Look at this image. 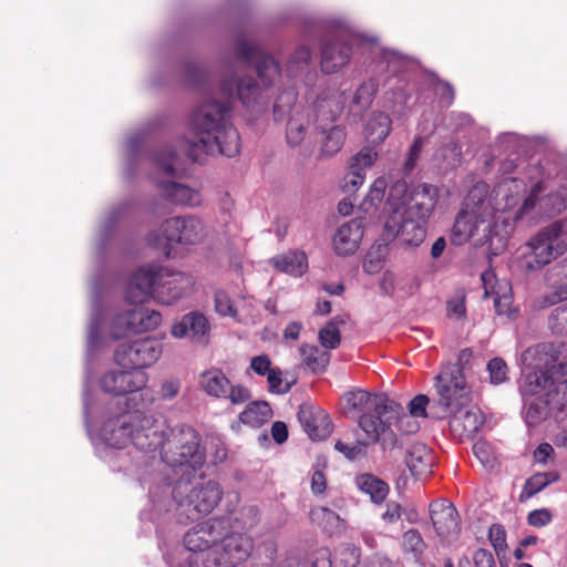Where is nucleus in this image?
<instances>
[{
    "mask_svg": "<svg viewBox=\"0 0 567 567\" xmlns=\"http://www.w3.org/2000/svg\"><path fill=\"white\" fill-rule=\"evenodd\" d=\"M310 518L313 523L321 526L328 533H336L342 527L340 516L328 507H316L310 512Z\"/></svg>",
    "mask_w": 567,
    "mask_h": 567,
    "instance_id": "ea45409f",
    "label": "nucleus"
},
{
    "mask_svg": "<svg viewBox=\"0 0 567 567\" xmlns=\"http://www.w3.org/2000/svg\"><path fill=\"white\" fill-rule=\"evenodd\" d=\"M251 540L245 535L229 536L224 542L223 553L214 550L188 554L176 567H237L250 555Z\"/></svg>",
    "mask_w": 567,
    "mask_h": 567,
    "instance_id": "9d476101",
    "label": "nucleus"
},
{
    "mask_svg": "<svg viewBox=\"0 0 567 567\" xmlns=\"http://www.w3.org/2000/svg\"><path fill=\"white\" fill-rule=\"evenodd\" d=\"M403 548L411 551L414 556H420L425 549V543L416 529H409L403 534Z\"/></svg>",
    "mask_w": 567,
    "mask_h": 567,
    "instance_id": "5fc2aeb1",
    "label": "nucleus"
},
{
    "mask_svg": "<svg viewBox=\"0 0 567 567\" xmlns=\"http://www.w3.org/2000/svg\"><path fill=\"white\" fill-rule=\"evenodd\" d=\"M236 55L240 61L255 65L257 79L223 78L218 93L224 101L207 96L190 115L189 124L194 140H181L177 147L167 145L155 153V166L167 177L177 175L181 154L195 162L203 153L227 157H234L239 153V133L230 121V102L234 99H238L249 110H261L267 106L271 86L280 76L278 62L246 39L237 41Z\"/></svg>",
    "mask_w": 567,
    "mask_h": 567,
    "instance_id": "f257e3e1",
    "label": "nucleus"
},
{
    "mask_svg": "<svg viewBox=\"0 0 567 567\" xmlns=\"http://www.w3.org/2000/svg\"><path fill=\"white\" fill-rule=\"evenodd\" d=\"M548 324L554 333L567 334V303L551 311Z\"/></svg>",
    "mask_w": 567,
    "mask_h": 567,
    "instance_id": "864d4df0",
    "label": "nucleus"
},
{
    "mask_svg": "<svg viewBox=\"0 0 567 567\" xmlns=\"http://www.w3.org/2000/svg\"><path fill=\"white\" fill-rule=\"evenodd\" d=\"M298 419L311 440H323L332 432V423L329 415L320 409L301 405Z\"/></svg>",
    "mask_w": 567,
    "mask_h": 567,
    "instance_id": "a878e982",
    "label": "nucleus"
},
{
    "mask_svg": "<svg viewBox=\"0 0 567 567\" xmlns=\"http://www.w3.org/2000/svg\"><path fill=\"white\" fill-rule=\"evenodd\" d=\"M378 85L374 80L364 82L355 92L351 111L354 114H362L371 105L377 93Z\"/></svg>",
    "mask_w": 567,
    "mask_h": 567,
    "instance_id": "79ce46f5",
    "label": "nucleus"
},
{
    "mask_svg": "<svg viewBox=\"0 0 567 567\" xmlns=\"http://www.w3.org/2000/svg\"><path fill=\"white\" fill-rule=\"evenodd\" d=\"M564 374H558L554 379V385L546 392V399L553 410L563 411L567 404V379H561Z\"/></svg>",
    "mask_w": 567,
    "mask_h": 567,
    "instance_id": "37998d69",
    "label": "nucleus"
},
{
    "mask_svg": "<svg viewBox=\"0 0 567 567\" xmlns=\"http://www.w3.org/2000/svg\"><path fill=\"white\" fill-rule=\"evenodd\" d=\"M523 374L519 385L523 398L546 396L547 390L554 385V379L558 375L544 370H526L525 367H523Z\"/></svg>",
    "mask_w": 567,
    "mask_h": 567,
    "instance_id": "bb28decb",
    "label": "nucleus"
},
{
    "mask_svg": "<svg viewBox=\"0 0 567 567\" xmlns=\"http://www.w3.org/2000/svg\"><path fill=\"white\" fill-rule=\"evenodd\" d=\"M162 195L169 202L177 205L198 206L202 196L197 189L190 188L175 181H158Z\"/></svg>",
    "mask_w": 567,
    "mask_h": 567,
    "instance_id": "c85d7f7f",
    "label": "nucleus"
},
{
    "mask_svg": "<svg viewBox=\"0 0 567 567\" xmlns=\"http://www.w3.org/2000/svg\"><path fill=\"white\" fill-rule=\"evenodd\" d=\"M202 390L214 399L229 400L231 404L239 405L250 400L251 393L243 384H233L223 370L208 369L199 374Z\"/></svg>",
    "mask_w": 567,
    "mask_h": 567,
    "instance_id": "f3484780",
    "label": "nucleus"
},
{
    "mask_svg": "<svg viewBox=\"0 0 567 567\" xmlns=\"http://www.w3.org/2000/svg\"><path fill=\"white\" fill-rule=\"evenodd\" d=\"M364 218L357 217L341 225L333 236V249L339 256L353 255L362 240L364 233Z\"/></svg>",
    "mask_w": 567,
    "mask_h": 567,
    "instance_id": "b1692460",
    "label": "nucleus"
},
{
    "mask_svg": "<svg viewBox=\"0 0 567 567\" xmlns=\"http://www.w3.org/2000/svg\"><path fill=\"white\" fill-rule=\"evenodd\" d=\"M435 403L447 414L472 403V389L464 373L457 368L443 367L434 379Z\"/></svg>",
    "mask_w": 567,
    "mask_h": 567,
    "instance_id": "f8f14e48",
    "label": "nucleus"
},
{
    "mask_svg": "<svg viewBox=\"0 0 567 567\" xmlns=\"http://www.w3.org/2000/svg\"><path fill=\"white\" fill-rule=\"evenodd\" d=\"M424 142H425V137L417 136L414 140L413 144L411 145L409 153H408L406 161L404 163V171L406 174L410 173L411 171H413V168L415 167V165L420 158V154H421L422 147L424 145Z\"/></svg>",
    "mask_w": 567,
    "mask_h": 567,
    "instance_id": "052dcab7",
    "label": "nucleus"
},
{
    "mask_svg": "<svg viewBox=\"0 0 567 567\" xmlns=\"http://www.w3.org/2000/svg\"><path fill=\"white\" fill-rule=\"evenodd\" d=\"M162 315L156 310L143 307H134L128 313L126 329H136L138 331L153 330L159 326Z\"/></svg>",
    "mask_w": 567,
    "mask_h": 567,
    "instance_id": "f704fd0d",
    "label": "nucleus"
},
{
    "mask_svg": "<svg viewBox=\"0 0 567 567\" xmlns=\"http://www.w3.org/2000/svg\"><path fill=\"white\" fill-rule=\"evenodd\" d=\"M566 250L563 223L554 221L542 228L522 247L518 266L526 271H537L564 255Z\"/></svg>",
    "mask_w": 567,
    "mask_h": 567,
    "instance_id": "0eeeda50",
    "label": "nucleus"
},
{
    "mask_svg": "<svg viewBox=\"0 0 567 567\" xmlns=\"http://www.w3.org/2000/svg\"><path fill=\"white\" fill-rule=\"evenodd\" d=\"M270 262L276 269L295 277L302 276L308 269L307 255L299 250H291L275 256Z\"/></svg>",
    "mask_w": 567,
    "mask_h": 567,
    "instance_id": "473e14b6",
    "label": "nucleus"
},
{
    "mask_svg": "<svg viewBox=\"0 0 567 567\" xmlns=\"http://www.w3.org/2000/svg\"><path fill=\"white\" fill-rule=\"evenodd\" d=\"M324 133L326 137L321 151L324 155L331 156L341 148L346 138V132L340 126H332L330 130H326Z\"/></svg>",
    "mask_w": 567,
    "mask_h": 567,
    "instance_id": "09e8293b",
    "label": "nucleus"
},
{
    "mask_svg": "<svg viewBox=\"0 0 567 567\" xmlns=\"http://www.w3.org/2000/svg\"><path fill=\"white\" fill-rule=\"evenodd\" d=\"M431 520L442 539L453 538L460 533V518L456 508L446 499L431 503Z\"/></svg>",
    "mask_w": 567,
    "mask_h": 567,
    "instance_id": "5701e85b",
    "label": "nucleus"
},
{
    "mask_svg": "<svg viewBox=\"0 0 567 567\" xmlns=\"http://www.w3.org/2000/svg\"><path fill=\"white\" fill-rule=\"evenodd\" d=\"M525 189L526 184L523 179L516 177L503 178L494 186L488 202L485 200V205L496 215L513 209L515 212L519 208L520 195Z\"/></svg>",
    "mask_w": 567,
    "mask_h": 567,
    "instance_id": "412c9836",
    "label": "nucleus"
},
{
    "mask_svg": "<svg viewBox=\"0 0 567 567\" xmlns=\"http://www.w3.org/2000/svg\"><path fill=\"white\" fill-rule=\"evenodd\" d=\"M330 553L326 548L317 550L305 560L288 558L279 567H331Z\"/></svg>",
    "mask_w": 567,
    "mask_h": 567,
    "instance_id": "c03bdc74",
    "label": "nucleus"
},
{
    "mask_svg": "<svg viewBox=\"0 0 567 567\" xmlns=\"http://www.w3.org/2000/svg\"><path fill=\"white\" fill-rule=\"evenodd\" d=\"M442 158L446 162L447 166H455L461 162L462 147L456 142H450L442 148Z\"/></svg>",
    "mask_w": 567,
    "mask_h": 567,
    "instance_id": "69168bd1",
    "label": "nucleus"
},
{
    "mask_svg": "<svg viewBox=\"0 0 567 567\" xmlns=\"http://www.w3.org/2000/svg\"><path fill=\"white\" fill-rule=\"evenodd\" d=\"M131 311L132 309H128L123 313H118L112 320L111 334L114 339L122 338L130 332H136V329H126V320Z\"/></svg>",
    "mask_w": 567,
    "mask_h": 567,
    "instance_id": "bf43d9fd",
    "label": "nucleus"
},
{
    "mask_svg": "<svg viewBox=\"0 0 567 567\" xmlns=\"http://www.w3.org/2000/svg\"><path fill=\"white\" fill-rule=\"evenodd\" d=\"M482 281L486 296L495 297H511L512 285L507 279L496 278L494 271H485L482 274Z\"/></svg>",
    "mask_w": 567,
    "mask_h": 567,
    "instance_id": "a19ab883",
    "label": "nucleus"
},
{
    "mask_svg": "<svg viewBox=\"0 0 567 567\" xmlns=\"http://www.w3.org/2000/svg\"><path fill=\"white\" fill-rule=\"evenodd\" d=\"M268 390L275 394H285L291 389V383L285 382L282 371L275 367L267 375Z\"/></svg>",
    "mask_w": 567,
    "mask_h": 567,
    "instance_id": "6e6d98bb",
    "label": "nucleus"
},
{
    "mask_svg": "<svg viewBox=\"0 0 567 567\" xmlns=\"http://www.w3.org/2000/svg\"><path fill=\"white\" fill-rule=\"evenodd\" d=\"M271 416L272 410L266 401H254L246 405L245 410L239 414V421L231 424V430L238 432L241 424L250 427H260Z\"/></svg>",
    "mask_w": 567,
    "mask_h": 567,
    "instance_id": "7c9ffc66",
    "label": "nucleus"
},
{
    "mask_svg": "<svg viewBox=\"0 0 567 567\" xmlns=\"http://www.w3.org/2000/svg\"><path fill=\"white\" fill-rule=\"evenodd\" d=\"M430 400L424 394H419L414 399H412L409 403V412L412 416L416 417H425L426 414V406L429 404Z\"/></svg>",
    "mask_w": 567,
    "mask_h": 567,
    "instance_id": "774afa93",
    "label": "nucleus"
},
{
    "mask_svg": "<svg viewBox=\"0 0 567 567\" xmlns=\"http://www.w3.org/2000/svg\"><path fill=\"white\" fill-rule=\"evenodd\" d=\"M158 443L163 462L174 468L181 478L189 477L205 463V450L200 446V436L192 426L182 424L167 432L158 431Z\"/></svg>",
    "mask_w": 567,
    "mask_h": 567,
    "instance_id": "39448f33",
    "label": "nucleus"
},
{
    "mask_svg": "<svg viewBox=\"0 0 567 567\" xmlns=\"http://www.w3.org/2000/svg\"><path fill=\"white\" fill-rule=\"evenodd\" d=\"M561 344L540 342L527 348L520 357L526 370H544L551 373L565 374L566 364L559 362Z\"/></svg>",
    "mask_w": 567,
    "mask_h": 567,
    "instance_id": "aec40b11",
    "label": "nucleus"
},
{
    "mask_svg": "<svg viewBox=\"0 0 567 567\" xmlns=\"http://www.w3.org/2000/svg\"><path fill=\"white\" fill-rule=\"evenodd\" d=\"M162 343L153 338H143L130 343H121L114 353L116 364L122 368H143L154 364L162 355Z\"/></svg>",
    "mask_w": 567,
    "mask_h": 567,
    "instance_id": "dca6fc26",
    "label": "nucleus"
},
{
    "mask_svg": "<svg viewBox=\"0 0 567 567\" xmlns=\"http://www.w3.org/2000/svg\"><path fill=\"white\" fill-rule=\"evenodd\" d=\"M488 538L497 554L506 548V533L503 526L492 525L488 530Z\"/></svg>",
    "mask_w": 567,
    "mask_h": 567,
    "instance_id": "0e129e2a",
    "label": "nucleus"
},
{
    "mask_svg": "<svg viewBox=\"0 0 567 567\" xmlns=\"http://www.w3.org/2000/svg\"><path fill=\"white\" fill-rule=\"evenodd\" d=\"M343 109L341 95H320L313 105V114L316 117L315 127L321 133L326 132V126L332 123Z\"/></svg>",
    "mask_w": 567,
    "mask_h": 567,
    "instance_id": "cd10ccee",
    "label": "nucleus"
},
{
    "mask_svg": "<svg viewBox=\"0 0 567 567\" xmlns=\"http://www.w3.org/2000/svg\"><path fill=\"white\" fill-rule=\"evenodd\" d=\"M544 182H537L525 197L519 208L512 214L513 223L527 219L536 224L543 218H553L565 210L567 206V189L564 192L548 193Z\"/></svg>",
    "mask_w": 567,
    "mask_h": 567,
    "instance_id": "9b49d317",
    "label": "nucleus"
},
{
    "mask_svg": "<svg viewBox=\"0 0 567 567\" xmlns=\"http://www.w3.org/2000/svg\"><path fill=\"white\" fill-rule=\"evenodd\" d=\"M491 382L501 384L507 381V364L502 358H494L487 363Z\"/></svg>",
    "mask_w": 567,
    "mask_h": 567,
    "instance_id": "4d7b16f0",
    "label": "nucleus"
},
{
    "mask_svg": "<svg viewBox=\"0 0 567 567\" xmlns=\"http://www.w3.org/2000/svg\"><path fill=\"white\" fill-rule=\"evenodd\" d=\"M524 398L525 400V421L529 426L539 424L545 420L551 409L545 396H530Z\"/></svg>",
    "mask_w": 567,
    "mask_h": 567,
    "instance_id": "4c0bfd02",
    "label": "nucleus"
},
{
    "mask_svg": "<svg viewBox=\"0 0 567 567\" xmlns=\"http://www.w3.org/2000/svg\"><path fill=\"white\" fill-rule=\"evenodd\" d=\"M513 296L511 297H495L494 307L499 316H506L507 319L513 320L517 317V309L512 307Z\"/></svg>",
    "mask_w": 567,
    "mask_h": 567,
    "instance_id": "680f3d73",
    "label": "nucleus"
},
{
    "mask_svg": "<svg viewBox=\"0 0 567 567\" xmlns=\"http://www.w3.org/2000/svg\"><path fill=\"white\" fill-rule=\"evenodd\" d=\"M249 368L257 373L258 375H267L274 367L271 365V360L267 354L256 355L250 360Z\"/></svg>",
    "mask_w": 567,
    "mask_h": 567,
    "instance_id": "338daca9",
    "label": "nucleus"
},
{
    "mask_svg": "<svg viewBox=\"0 0 567 567\" xmlns=\"http://www.w3.org/2000/svg\"><path fill=\"white\" fill-rule=\"evenodd\" d=\"M341 408L344 415L358 421L370 442H381L384 450L402 445L392 430V425L400 419L402 408L384 394L362 389L348 391L341 398Z\"/></svg>",
    "mask_w": 567,
    "mask_h": 567,
    "instance_id": "7ed1b4c3",
    "label": "nucleus"
},
{
    "mask_svg": "<svg viewBox=\"0 0 567 567\" xmlns=\"http://www.w3.org/2000/svg\"><path fill=\"white\" fill-rule=\"evenodd\" d=\"M101 436L106 445L123 449L132 443L143 452L153 451L158 441V430L153 425L151 417L145 416L138 409L107 420L102 429Z\"/></svg>",
    "mask_w": 567,
    "mask_h": 567,
    "instance_id": "423d86ee",
    "label": "nucleus"
},
{
    "mask_svg": "<svg viewBox=\"0 0 567 567\" xmlns=\"http://www.w3.org/2000/svg\"><path fill=\"white\" fill-rule=\"evenodd\" d=\"M215 309L221 316L236 317L231 299L223 291L215 293Z\"/></svg>",
    "mask_w": 567,
    "mask_h": 567,
    "instance_id": "e2e57ef3",
    "label": "nucleus"
},
{
    "mask_svg": "<svg viewBox=\"0 0 567 567\" xmlns=\"http://www.w3.org/2000/svg\"><path fill=\"white\" fill-rule=\"evenodd\" d=\"M310 127V117L307 111L293 109L286 127L287 143L292 146H299L307 137Z\"/></svg>",
    "mask_w": 567,
    "mask_h": 567,
    "instance_id": "72a5a7b5",
    "label": "nucleus"
},
{
    "mask_svg": "<svg viewBox=\"0 0 567 567\" xmlns=\"http://www.w3.org/2000/svg\"><path fill=\"white\" fill-rule=\"evenodd\" d=\"M478 204V214L470 241L476 247L488 245L489 249L496 255L506 247L507 231L505 227L507 219H501V216L488 209L485 205V197H483V205L482 203Z\"/></svg>",
    "mask_w": 567,
    "mask_h": 567,
    "instance_id": "4468645a",
    "label": "nucleus"
},
{
    "mask_svg": "<svg viewBox=\"0 0 567 567\" xmlns=\"http://www.w3.org/2000/svg\"><path fill=\"white\" fill-rule=\"evenodd\" d=\"M340 322L342 321L334 318L320 330L319 340L322 347L327 349H336L340 344L341 338L338 328Z\"/></svg>",
    "mask_w": 567,
    "mask_h": 567,
    "instance_id": "8fccbe9b",
    "label": "nucleus"
},
{
    "mask_svg": "<svg viewBox=\"0 0 567 567\" xmlns=\"http://www.w3.org/2000/svg\"><path fill=\"white\" fill-rule=\"evenodd\" d=\"M297 101V93L295 90L282 92L274 105V117L276 121H281L287 112H290Z\"/></svg>",
    "mask_w": 567,
    "mask_h": 567,
    "instance_id": "603ef678",
    "label": "nucleus"
},
{
    "mask_svg": "<svg viewBox=\"0 0 567 567\" xmlns=\"http://www.w3.org/2000/svg\"><path fill=\"white\" fill-rule=\"evenodd\" d=\"M386 249L383 245L372 246L365 255L363 270L367 274L374 275L382 270L384 266Z\"/></svg>",
    "mask_w": 567,
    "mask_h": 567,
    "instance_id": "de8ad7c7",
    "label": "nucleus"
},
{
    "mask_svg": "<svg viewBox=\"0 0 567 567\" xmlns=\"http://www.w3.org/2000/svg\"><path fill=\"white\" fill-rule=\"evenodd\" d=\"M473 453L485 467H492L494 465V454L489 443L485 441H478L473 445Z\"/></svg>",
    "mask_w": 567,
    "mask_h": 567,
    "instance_id": "13d9d810",
    "label": "nucleus"
},
{
    "mask_svg": "<svg viewBox=\"0 0 567 567\" xmlns=\"http://www.w3.org/2000/svg\"><path fill=\"white\" fill-rule=\"evenodd\" d=\"M193 286L194 279L187 274L161 266L141 267L128 280L126 299L138 305L154 297L162 303L172 305L189 293Z\"/></svg>",
    "mask_w": 567,
    "mask_h": 567,
    "instance_id": "20e7f679",
    "label": "nucleus"
},
{
    "mask_svg": "<svg viewBox=\"0 0 567 567\" xmlns=\"http://www.w3.org/2000/svg\"><path fill=\"white\" fill-rule=\"evenodd\" d=\"M207 236V228L203 220L194 215L172 217L162 223L158 229L148 234L151 246L169 254L171 243L181 245H197Z\"/></svg>",
    "mask_w": 567,
    "mask_h": 567,
    "instance_id": "1a4fd4ad",
    "label": "nucleus"
},
{
    "mask_svg": "<svg viewBox=\"0 0 567 567\" xmlns=\"http://www.w3.org/2000/svg\"><path fill=\"white\" fill-rule=\"evenodd\" d=\"M182 480L173 489V498L177 503L181 522H183V517L186 520H195L200 516L208 515L219 504L223 489L217 482H202L188 489Z\"/></svg>",
    "mask_w": 567,
    "mask_h": 567,
    "instance_id": "6e6552de",
    "label": "nucleus"
},
{
    "mask_svg": "<svg viewBox=\"0 0 567 567\" xmlns=\"http://www.w3.org/2000/svg\"><path fill=\"white\" fill-rule=\"evenodd\" d=\"M147 374L144 370L123 368L111 370L103 374L100 384L104 392L121 396L141 392L142 401L150 404L153 401L152 394L145 389Z\"/></svg>",
    "mask_w": 567,
    "mask_h": 567,
    "instance_id": "2eb2a0df",
    "label": "nucleus"
},
{
    "mask_svg": "<svg viewBox=\"0 0 567 567\" xmlns=\"http://www.w3.org/2000/svg\"><path fill=\"white\" fill-rule=\"evenodd\" d=\"M300 354L302 363L309 368L313 373L324 371L329 363V355L327 352H321L315 346L302 344L300 347Z\"/></svg>",
    "mask_w": 567,
    "mask_h": 567,
    "instance_id": "58836bf2",
    "label": "nucleus"
},
{
    "mask_svg": "<svg viewBox=\"0 0 567 567\" xmlns=\"http://www.w3.org/2000/svg\"><path fill=\"white\" fill-rule=\"evenodd\" d=\"M378 157L373 147H363L355 154L349 165V172L343 178L342 188L346 193L355 192L365 179V169L371 167Z\"/></svg>",
    "mask_w": 567,
    "mask_h": 567,
    "instance_id": "393cba45",
    "label": "nucleus"
},
{
    "mask_svg": "<svg viewBox=\"0 0 567 567\" xmlns=\"http://www.w3.org/2000/svg\"><path fill=\"white\" fill-rule=\"evenodd\" d=\"M437 203V188L420 184L409 190L408 183L399 179L389 189L385 203L389 214L383 237L399 238L403 244L417 247L426 235L427 221Z\"/></svg>",
    "mask_w": 567,
    "mask_h": 567,
    "instance_id": "f03ea898",
    "label": "nucleus"
},
{
    "mask_svg": "<svg viewBox=\"0 0 567 567\" xmlns=\"http://www.w3.org/2000/svg\"><path fill=\"white\" fill-rule=\"evenodd\" d=\"M311 52L308 47H299L290 56L288 63V72L291 76H297L309 63Z\"/></svg>",
    "mask_w": 567,
    "mask_h": 567,
    "instance_id": "3c124183",
    "label": "nucleus"
},
{
    "mask_svg": "<svg viewBox=\"0 0 567 567\" xmlns=\"http://www.w3.org/2000/svg\"><path fill=\"white\" fill-rule=\"evenodd\" d=\"M405 463L413 476L423 477L432 473L434 456L425 444L417 442L408 449Z\"/></svg>",
    "mask_w": 567,
    "mask_h": 567,
    "instance_id": "c756f323",
    "label": "nucleus"
},
{
    "mask_svg": "<svg viewBox=\"0 0 567 567\" xmlns=\"http://www.w3.org/2000/svg\"><path fill=\"white\" fill-rule=\"evenodd\" d=\"M228 517L212 518L192 527L184 536V545L193 554L214 550L216 547L223 553L224 542L229 536L240 535L229 532Z\"/></svg>",
    "mask_w": 567,
    "mask_h": 567,
    "instance_id": "ddd939ff",
    "label": "nucleus"
},
{
    "mask_svg": "<svg viewBox=\"0 0 567 567\" xmlns=\"http://www.w3.org/2000/svg\"><path fill=\"white\" fill-rule=\"evenodd\" d=\"M386 188V181L382 177L377 178L370 187V190L361 204V209L367 214H372L381 204Z\"/></svg>",
    "mask_w": 567,
    "mask_h": 567,
    "instance_id": "a18cd8bd",
    "label": "nucleus"
},
{
    "mask_svg": "<svg viewBox=\"0 0 567 567\" xmlns=\"http://www.w3.org/2000/svg\"><path fill=\"white\" fill-rule=\"evenodd\" d=\"M444 416H450V430L460 440L475 434L484 423L482 411L477 406L472 405V403L444 414Z\"/></svg>",
    "mask_w": 567,
    "mask_h": 567,
    "instance_id": "4be33fe9",
    "label": "nucleus"
},
{
    "mask_svg": "<svg viewBox=\"0 0 567 567\" xmlns=\"http://www.w3.org/2000/svg\"><path fill=\"white\" fill-rule=\"evenodd\" d=\"M487 188L484 184L472 187L465 198L464 208L457 214L452 227L451 240L456 246H462L471 240L480 204L486 197Z\"/></svg>",
    "mask_w": 567,
    "mask_h": 567,
    "instance_id": "a211bd4d",
    "label": "nucleus"
},
{
    "mask_svg": "<svg viewBox=\"0 0 567 567\" xmlns=\"http://www.w3.org/2000/svg\"><path fill=\"white\" fill-rule=\"evenodd\" d=\"M357 37L344 29L337 30L327 39L321 50V69L324 73H334L347 65L352 55V45Z\"/></svg>",
    "mask_w": 567,
    "mask_h": 567,
    "instance_id": "6ab92c4d",
    "label": "nucleus"
},
{
    "mask_svg": "<svg viewBox=\"0 0 567 567\" xmlns=\"http://www.w3.org/2000/svg\"><path fill=\"white\" fill-rule=\"evenodd\" d=\"M558 478L559 475L557 472L537 473L526 481L523 495L532 497L550 483L558 481Z\"/></svg>",
    "mask_w": 567,
    "mask_h": 567,
    "instance_id": "49530a36",
    "label": "nucleus"
},
{
    "mask_svg": "<svg viewBox=\"0 0 567 567\" xmlns=\"http://www.w3.org/2000/svg\"><path fill=\"white\" fill-rule=\"evenodd\" d=\"M208 330L209 323L203 313L189 312L172 327V334L176 338H195L205 336Z\"/></svg>",
    "mask_w": 567,
    "mask_h": 567,
    "instance_id": "2f4dec72",
    "label": "nucleus"
},
{
    "mask_svg": "<svg viewBox=\"0 0 567 567\" xmlns=\"http://www.w3.org/2000/svg\"><path fill=\"white\" fill-rule=\"evenodd\" d=\"M391 118L382 112H375L371 115L367 124V134L371 143L379 144L385 140L391 132Z\"/></svg>",
    "mask_w": 567,
    "mask_h": 567,
    "instance_id": "e433bc0d",
    "label": "nucleus"
},
{
    "mask_svg": "<svg viewBox=\"0 0 567 567\" xmlns=\"http://www.w3.org/2000/svg\"><path fill=\"white\" fill-rule=\"evenodd\" d=\"M355 484L358 488L368 494L374 503L383 502L389 493L388 484L372 474L359 475L355 480Z\"/></svg>",
    "mask_w": 567,
    "mask_h": 567,
    "instance_id": "c9c22d12",
    "label": "nucleus"
}]
</instances>
